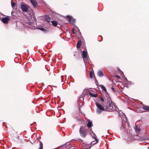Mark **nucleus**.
Here are the masks:
<instances>
[{"label":"nucleus","mask_w":149,"mask_h":149,"mask_svg":"<svg viewBox=\"0 0 149 149\" xmlns=\"http://www.w3.org/2000/svg\"><path fill=\"white\" fill-rule=\"evenodd\" d=\"M143 108L145 110L149 111V107L147 106H144L143 107Z\"/></svg>","instance_id":"nucleus-18"},{"label":"nucleus","mask_w":149,"mask_h":149,"mask_svg":"<svg viewBox=\"0 0 149 149\" xmlns=\"http://www.w3.org/2000/svg\"><path fill=\"white\" fill-rule=\"evenodd\" d=\"M16 139H19V136H17L16 138Z\"/></svg>","instance_id":"nucleus-28"},{"label":"nucleus","mask_w":149,"mask_h":149,"mask_svg":"<svg viewBox=\"0 0 149 149\" xmlns=\"http://www.w3.org/2000/svg\"><path fill=\"white\" fill-rule=\"evenodd\" d=\"M74 118L76 119L77 121H81V122H84V120H83L82 119H81V118L78 116H74Z\"/></svg>","instance_id":"nucleus-10"},{"label":"nucleus","mask_w":149,"mask_h":149,"mask_svg":"<svg viewBox=\"0 0 149 149\" xmlns=\"http://www.w3.org/2000/svg\"><path fill=\"white\" fill-rule=\"evenodd\" d=\"M30 1L35 8H36L37 7V3L36 0H30Z\"/></svg>","instance_id":"nucleus-7"},{"label":"nucleus","mask_w":149,"mask_h":149,"mask_svg":"<svg viewBox=\"0 0 149 149\" xmlns=\"http://www.w3.org/2000/svg\"><path fill=\"white\" fill-rule=\"evenodd\" d=\"M79 132L81 136L85 138L87 134L88 130L86 127L81 126L79 129Z\"/></svg>","instance_id":"nucleus-2"},{"label":"nucleus","mask_w":149,"mask_h":149,"mask_svg":"<svg viewBox=\"0 0 149 149\" xmlns=\"http://www.w3.org/2000/svg\"><path fill=\"white\" fill-rule=\"evenodd\" d=\"M96 105L97 106L98 109L97 110V112L100 114L102 111L105 110L104 107V108L102 105H101L99 103L96 102Z\"/></svg>","instance_id":"nucleus-3"},{"label":"nucleus","mask_w":149,"mask_h":149,"mask_svg":"<svg viewBox=\"0 0 149 149\" xmlns=\"http://www.w3.org/2000/svg\"><path fill=\"white\" fill-rule=\"evenodd\" d=\"M112 90L114 92V93H116L117 91V89L116 88H115L113 87L111 88Z\"/></svg>","instance_id":"nucleus-20"},{"label":"nucleus","mask_w":149,"mask_h":149,"mask_svg":"<svg viewBox=\"0 0 149 149\" xmlns=\"http://www.w3.org/2000/svg\"><path fill=\"white\" fill-rule=\"evenodd\" d=\"M28 25H31L32 24V22H27L26 23Z\"/></svg>","instance_id":"nucleus-23"},{"label":"nucleus","mask_w":149,"mask_h":149,"mask_svg":"<svg viewBox=\"0 0 149 149\" xmlns=\"http://www.w3.org/2000/svg\"><path fill=\"white\" fill-rule=\"evenodd\" d=\"M39 29L42 30V31H43L44 30H45L42 27H41V28H39Z\"/></svg>","instance_id":"nucleus-25"},{"label":"nucleus","mask_w":149,"mask_h":149,"mask_svg":"<svg viewBox=\"0 0 149 149\" xmlns=\"http://www.w3.org/2000/svg\"><path fill=\"white\" fill-rule=\"evenodd\" d=\"M74 29H72V32H73V33H74Z\"/></svg>","instance_id":"nucleus-29"},{"label":"nucleus","mask_w":149,"mask_h":149,"mask_svg":"<svg viewBox=\"0 0 149 149\" xmlns=\"http://www.w3.org/2000/svg\"><path fill=\"white\" fill-rule=\"evenodd\" d=\"M94 138L96 140V142L95 143H94V141L92 142L91 143L92 145H94L95 144L97 143L98 142V140L96 139L95 137H94Z\"/></svg>","instance_id":"nucleus-21"},{"label":"nucleus","mask_w":149,"mask_h":149,"mask_svg":"<svg viewBox=\"0 0 149 149\" xmlns=\"http://www.w3.org/2000/svg\"><path fill=\"white\" fill-rule=\"evenodd\" d=\"M100 98L101 101L103 102L102 104L104 106L105 111H111L114 109V104L109 96L100 97Z\"/></svg>","instance_id":"nucleus-1"},{"label":"nucleus","mask_w":149,"mask_h":149,"mask_svg":"<svg viewBox=\"0 0 149 149\" xmlns=\"http://www.w3.org/2000/svg\"><path fill=\"white\" fill-rule=\"evenodd\" d=\"M44 68H45V70H46V67H45Z\"/></svg>","instance_id":"nucleus-30"},{"label":"nucleus","mask_w":149,"mask_h":149,"mask_svg":"<svg viewBox=\"0 0 149 149\" xmlns=\"http://www.w3.org/2000/svg\"><path fill=\"white\" fill-rule=\"evenodd\" d=\"M51 22L54 26L55 27H57L59 28V27L57 26L58 23L55 20H53L51 21Z\"/></svg>","instance_id":"nucleus-9"},{"label":"nucleus","mask_w":149,"mask_h":149,"mask_svg":"<svg viewBox=\"0 0 149 149\" xmlns=\"http://www.w3.org/2000/svg\"><path fill=\"white\" fill-rule=\"evenodd\" d=\"M135 130L136 132H139L140 131V129L138 128L137 126H136V127H135Z\"/></svg>","instance_id":"nucleus-16"},{"label":"nucleus","mask_w":149,"mask_h":149,"mask_svg":"<svg viewBox=\"0 0 149 149\" xmlns=\"http://www.w3.org/2000/svg\"><path fill=\"white\" fill-rule=\"evenodd\" d=\"M92 125V123L89 120L88 121V124H87V126L88 127H91Z\"/></svg>","instance_id":"nucleus-14"},{"label":"nucleus","mask_w":149,"mask_h":149,"mask_svg":"<svg viewBox=\"0 0 149 149\" xmlns=\"http://www.w3.org/2000/svg\"><path fill=\"white\" fill-rule=\"evenodd\" d=\"M102 88L105 92H107V90L105 87L103 85H101L100 86Z\"/></svg>","instance_id":"nucleus-19"},{"label":"nucleus","mask_w":149,"mask_h":149,"mask_svg":"<svg viewBox=\"0 0 149 149\" xmlns=\"http://www.w3.org/2000/svg\"><path fill=\"white\" fill-rule=\"evenodd\" d=\"M89 95L93 97H96L97 96V94H93L92 93H91L89 91Z\"/></svg>","instance_id":"nucleus-13"},{"label":"nucleus","mask_w":149,"mask_h":149,"mask_svg":"<svg viewBox=\"0 0 149 149\" xmlns=\"http://www.w3.org/2000/svg\"><path fill=\"white\" fill-rule=\"evenodd\" d=\"M33 17L34 18V21H36V18H35V17H34V16Z\"/></svg>","instance_id":"nucleus-27"},{"label":"nucleus","mask_w":149,"mask_h":149,"mask_svg":"<svg viewBox=\"0 0 149 149\" xmlns=\"http://www.w3.org/2000/svg\"><path fill=\"white\" fill-rule=\"evenodd\" d=\"M82 57L83 59L86 58L87 56V53L85 51H83L82 54Z\"/></svg>","instance_id":"nucleus-8"},{"label":"nucleus","mask_w":149,"mask_h":149,"mask_svg":"<svg viewBox=\"0 0 149 149\" xmlns=\"http://www.w3.org/2000/svg\"><path fill=\"white\" fill-rule=\"evenodd\" d=\"M10 19L8 17H5L1 18V21L2 22L5 24H7Z\"/></svg>","instance_id":"nucleus-5"},{"label":"nucleus","mask_w":149,"mask_h":149,"mask_svg":"<svg viewBox=\"0 0 149 149\" xmlns=\"http://www.w3.org/2000/svg\"><path fill=\"white\" fill-rule=\"evenodd\" d=\"M81 45V40H79L78 41V42H77V45H76V47L78 49H79L80 48V46Z\"/></svg>","instance_id":"nucleus-11"},{"label":"nucleus","mask_w":149,"mask_h":149,"mask_svg":"<svg viewBox=\"0 0 149 149\" xmlns=\"http://www.w3.org/2000/svg\"><path fill=\"white\" fill-rule=\"evenodd\" d=\"M45 20L46 21L49 22L50 21L51 18L47 16L45 18Z\"/></svg>","instance_id":"nucleus-15"},{"label":"nucleus","mask_w":149,"mask_h":149,"mask_svg":"<svg viewBox=\"0 0 149 149\" xmlns=\"http://www.w3.org/2000/svg\"><path fill=\"white\" fill-rule=\"evenodd\" d=\"M116 77L117 79H119L120 78V77L118 75H116Z\"/></svg>","instance_id":"nucleus-26"},{"label":"nucleus","mask_w":149,"mask_h":149,"mask_svg":"<svg viewBox=\"0 0 149 149\" xmlns=\"http://www.w3.org/2000/svg\"><path fill=\"white\" fill-rule=\"evenodd\" d=\"M21 8L23 12L25 13L28 10V5L26 4H22L21 6Z\"/></svg>","instance_id":"nucleus-4"},{"label":"nucleus","mask_w":149,"mask_h":149,"mask_svg":"<svg viewBox=\"0 0 149 149\" xmlns=\"http://www.w3.org/2000/svg\"><path fill=\"white\" fill-rule=\"evenodd\" d=\"M93 72L92 71L90 72V77L91 78H92L93 77Z\"/></svg>","instance_id":"nucleus-22"},{"label":"nucleus","mask_w":149,"mask_h":149,"mask_svg":"<svg viewBox=\"0 0 149 149\" xmlns=\"http://www.w3.org/2000/svg\"><path fill=\"white\" fill-rule=\"evenodd\" d=\"M66 17L68 19L70 23H71L72 24H73L75 22L74 20L73 19L72 17H71L69 15H67L66 16Z\"/></svg>","instance_id":"nucleus-6"},{"label":"nucleus","mask_w":149,"mask_h":149,"mask_svg":"<svg viewBox=\"0 0 149 149\" xmlns=\"http://www.w3.org/2000/svg\"><path fill=\"white\" fill-rule=\"evenodd\" d=\"M97 74L100 77H102L103 76V72L101 70H99L97 73Z\"/></svg>","instance_id":"nucleus-12"},{"label":"nucleus","mask_w":149,"mask_h":149,"mask_svg":"<svg viewBox=\"0 0 149 149\" xmlns=\"http://www.w3.org/2000/svg\"><path fill=\"white\" fill-rule=\"evenodd\" d=\"M27 52H28H28H29V51H28V50H27Z\"/></svg>","instance_id":"nucleus-31"},{"label":"nucleus","mask_w":149,"mask_h":149,"mask_svg":"<svg viewBox=\"0 0 149 149\" xmlns=\"http://www.w3.org/2000/svg\"><path fill=\"white\" fill-rule=\"evenodd\" d=\"M39 144H40V147H39V149H43V144H42V142L40 141V143H39Z\"/></svg>","instance_id":"nucleus-17"},{"label":"nucleus","mask_w":149,"mask_h":149,"mask_svg":"<svg viewBox=\"0 0 149 149\" xmlns=\"http://www.w3.org/2000/svg\"><path fill=\"white\" fill-rule=\"evenodd\" d=\"M12 7L13 8H15V4L14 3H13L12 4Z\"/></svg>","instance_id":"nucleus-24"}]
</instances>
